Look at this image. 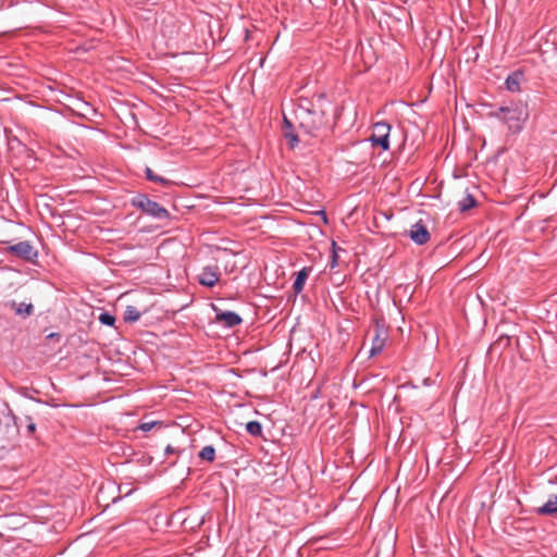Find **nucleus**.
Listing matches in <instances>:
<instances>
[{"instance_id":"obj_1","label":"nucleus","mask_w":557,"mask_h":557,"mask_svg":"<svg viewBox=\"0 0 557 557\" xmlns=\"http://www.w3.org/2000/svg\"><path fill=\"white\" fill-rule=\"evenodd\" d=\"M491 116L502 119L510 129L519 131L529 117L527 106H503L497 111L491 112Z\"/></svg>"},{"instance_id":"obj_2","label":"nucleus","mask_w":557,"mask_h":557,"mask_svg":"<svg viewBox=\"0 0 557 557\" xmlns=\"http://www.w3.org/2000/svg\"><path fill=\"white\" fill-rule=\"evenodd\" d=\"M299 126L311 136H319L320 132L326 126L324 106H317L309 113L301 112L298 115Z\"/></svg>"},{"instance_id":"obj_3","label":"nucleus","mask_w":557,"mask_h":557,"mask_svg":"<svg viewBox=\"0 0 557 557\" xmlns=\"http://www.w3.org/2000/svg\"><path fill=\"white\" fill-rule=\"evenodd\" d=\"M131 203L133 207L154 219L163 220L170 216L169 211L164 207L149 199L145 194H138L133 197Z\"/></svg>"},{"instance_id":"obj_4","label":"nucleus","mask_w":557,"mask_h":557,"mask_svg":"<svg viewBox=\"0 0 557 557\" xmlns=\"http://www.w3.org/2000/svg\"><path fill=\"white\" fill-rule=\"evenodd\" d=\"M5 251L30 263H36L38 258V250L29 242L26 240L8 246Z\"/></svg>"},{"instance_id":"obj_5","label":"nucleus","mask_w":557,"mask_h":557,"mask_svg":"<svg viewBox=\"0 0 557 557\" xmlns=\"http://www.w3.org/2000/svg\"><path fill=\"white\" fill-rule=\"evenodd\" d=\"M389 124L385 122H379L373 125V133L370 137V140L373 146H379L383 150H387L389 148Z\"/></svg>"},{"instance_id":"obj_6","label":"nucleus","mask_w":557,"mask_h":557,"mask_svg":"<svg viewBox=\"0 0 557 557\" xmlns=\"http://www.w3.org/2000/svg\"><path fill=\"white\" fill-rule=\"evenodd\" d=\"M325 100V94H317L312 98L299 97L296 116L301 115V112L309 113L312 109H317V106H324Z\"/></svg>"},{"instance_id":"obj_7","label":"nucleus","mask_w":557,"mask_h":557,"mask_svg":"<svg viewBox=\"0 0 557 557\" xmlns=\"http://www.w3.org/2000/svg\"><path fill=\"white\" fill-rule=\"evenodd\" d=\"M407 235L417 245H424L431 238L426 225L421 220L410 227V230L407 232Z\"/></svg>"},{"instance_id":"obj_8","label":"nucleus","mask_w":557,"mask_h":557,"mask_svg":"<svg viewBox=\"0 0 557 557\" xmlns=\"http://www.w3.org/2000/svg\"><path fill=\"white\" fill-rule=\"evenodd\" d=\"M386 336L387 335L384 324L376 322L375 327L373 330L372 346L370 349L371 356H376L383 350L386 342Z\"/></svg>"},{"instance_id":"obj_9","label":"nucleus","mask_w":557,"mask_h":557,"mask_svg":"<svg viewBox=\"0 0 557 557\" xmlns=\"http://www.w3.org/2000/svg\"><path fill=\"white\" fill-rule=\"evenodd\" d=\"M220 280L219 268L213 267H205L201 273L198 276V281L202 286L213 287Z\"/></svg>"},{"instance_id":"obj_10","label":"nucleus","mask_w":557,"mask_h":557,"mask_svg":"<svg viewBox=\"0 0 557 557\" xmlns=\"http://www.w3.org/2000/svg\"><path fill=\"white\" fill-rule=\"evenodd\" d=\"M216 321L226 327H234L239 325L243 319L233 311H220L216 313Z\"/></svg>"},{"instance_id":"obj_11","label":"nucleus","mask_w":557,"mask_h":557,"mask_svg":"<svg viewBox=\"0 0 557 557\" xmlns=\"http://www.w3.org/2000/svg\"><path fill=\"white\" fill-rule=\"evenodd\" d=\"M523 81V73L521 71H515L508 75L505 81L506 88L511 92L521 90V83Z\"/></svg>"},{"instance_id":"obj_12","label":"nucleus","mask_w":557,"mask_h":557,"mask_svg":"<svg viewBox=\"0 0 557 557\" xmlns=\"http://www.w3.org/2000/svg\"><path fill=\"white\" fill-rule=\"evenodd\" d=\"M310 272H311V268H307V267L302 268L299 272H297L296 278L293 284V290L296 295L300 294L302 292L305 283L308 278Z\"/></svg>"},{"instance_id":"obj_13","label":"nucleus","mask_w":557,"mask_h":557,"mask_svg":"<svg viewBox=\"0 0 557 557\" xmlns=\"http://www.w3.org/2000/svg\"><path fill=\"white\" fill-rule=\"evenodd\" d=\"M10 307L14 310V312L17 315H22L24 318L29 317L34 313V306L32 304H26V302L17 304L15 301H12L10 304Z\"/></svg>"},{"instance_id":"obj_14","label":"nucleus","mask_w":557,"mask_h":557,"mask_svg":"<svg viewBox=\"0 0 557 557\" xmlns=\"http://www.w3.org/2000/svg\"><path fill=\"white\" fill-rule=\"evenodd\" d=\"M540 515H556L557 513V495H550L548 500L540 508H537Z\"/></svg>"},{"instance_id":"obj_15","label":"nucleus","mask_w":557,"mask_h":557,"mask_svg":"<svg viewBox=\"0 0 557 557\" xmlns=\"http://www.w3.org/2000/svg\"><path fill=\"white\" fill-rule=\"evenodd\" d=\"M145 174H146V178L150 182H153V183H157V184H160L162 186H169L171 185V181H169L168 178H164L162 176H159L157 174L153 173V171L150 169V168H146L145 170Z\"/></svg>"},{"instance_id":"obj_16","label":"nucleus","mask_w":557,"mask_h":557,"mask_svg":"<svg viewBox=\"0 0 557 557\" xmlns=\"http://www.w3.org/2000/svg\"><path fill=\"white\" fill-rule=\"evenodd\" d=\"M140 318V312L134 306H127L124 312V321L127 323H134Z\"/></svg>"},{"instance_id":"obj_17","label":"nucleus","mask_w":557,"mask_h":557,"mask_svg":"<svg viewBox=\"0 0 557 557\" xmlns=\"http://www.w3.org/2000/svg\"><path fill=\"white\" fill-rule=\"evenodd\" d=\"M476 201L472 195L467 194L462 200L458 202V208L461 212L468 211L469 209L475 207Z\"/></svg>"},{"instance_id":"obj_18","label":"nucleus","mask_w":557,"mask_h":557,"mask_svg":"<svg viewBox=\"0 0 557 557\" xmlns=\"http://www.w3.org/2000/svg\"><path fill=\"white\" fill-rule=\"evenodd\" d=\"M201 460H206L208 462H212L215 458V449L213 446L208 445L205 446L198 454Z\"/></svg>"},{"instance_id":"obj_19","label":"nucleus","mask_w":557,"mask_h":557,"mask_svg":"<svg viewBox=\"0 0 557 557\" xmlns=\"http://www.w3.org/2000/svg\"><path fill=\"white\" fill-rule=\"evenodd\" d=\"M247 432L252 436H260L262 434V425L258 421H250L246 424Z\"/></svg>"},{"instance_id":"obj_20","label":"nucleus","mask_w":557,"mask_h":557,"mask_svg":"<svg viewBox=\"0 0 557 557\" xmlns=\"http://www.w3.org/2000/svg\"><path fill=\"white\" fill-rule=\"evenodd\" d=\"M115 317L112 315L111 313L109 312H102L100 315H99V321L104 324V325H108V326H113L114 323H115Z\"/></svg>"},{"instance_id":"obj_21","label":"nucleus","mask_w":557,"mask_h":557,"mask_svg":"<svg viewBox=\"0 0 557 557\" xmlns=\"http://www.w3.org/2000/svg\"><path fill=\"white\" fill-rule=\"evenodd\" d=\"M26 422V435L33 436L36 432V423L33 421L32 417L26 416L25 417Z\"/></svg>"},{"instance_id":"obj_22","label":"nucleus","mask_w":557,"mask_h":557,"mask_svg":"<svg viewBox=\"0 0 557 557\" xmlns=\"http://www.w3.org/2000/svg\"><path fill=\"white\" fill-rule=\"evenodd\" d=\"M285 137H286V139H288V145L290 148H294L299 141L297 134L294 133L293 131L286 129Z\"/></svg>"},{"instance_id":"obj_23","label":"nucleus","mask_w":557,"mask_h":557,"mask_svg":"<svg viewBox=\"0 0 557 557\" xmlns=\"http://www.w3.org/2000/svg\"><path fill=\"white\" fill-rule=\"evenodd\" d=\"M156 424H158L156 421L143 422L139 424L138 429L144 432H149L154 428Z\"/></svg>"},{"instance_id":"obj_24","label":"nucleus","mask_w":557,"mask_h":557,"mask_svg":"<svg viewBox=\"0 0 557 557\" xmlns=\"http://www.w3.org/2000/svg\"><path fill=\"white\" fill-rule=\"evenodd\" d=\"M174 453H175L174 447H172L171 445H168L165 448V454L169 455V454H174Z\"/></svg>"},{"instance_id":"obj_25","label":"nucleus","mask_w":557,"mask_h":557,"mask_svg":"<svg viewBox=\"0 0 557 557\" xmlns=\"http://www.w3.org/2000/svg\"><path fill=\"white\" fill-rule=\"evenodd\" d=\"M284 124L287 129L293 127L292 123L286 117H284Z\"/></svg>"},{"instance_id":"obj_26","label":"nucleus","mask_w":557,"mask_h":557,"mask_svg":"<svg viewBox=\"0 0 557 557\" xmlns=\"http://www.w3.org/2000/svg\"><path fill=\"white\" fill-rule=\"evenodd\" d=\"M55 336H58V334L51 333V334L48 335V338H54Z\"/></svg>"}]
</instances>
